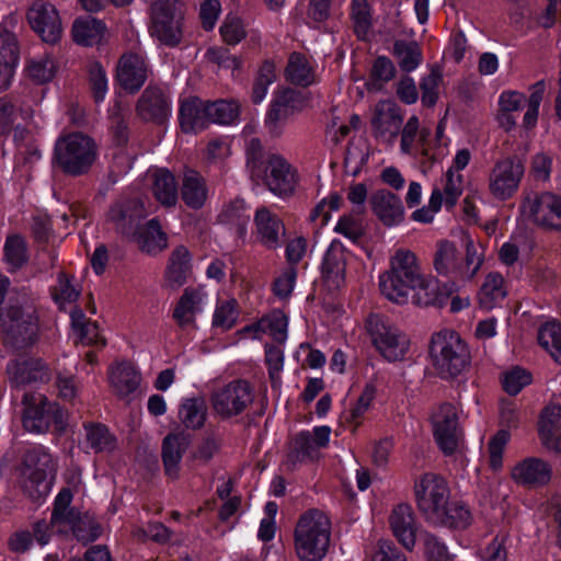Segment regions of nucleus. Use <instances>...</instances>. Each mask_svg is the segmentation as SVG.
Segmentation results:
<instances>
[{
	"instance_id": "20e7f679",
	"label": "nucleus",
	"mask_w": 561,
	"mask_h": 561,
	"mask_svg": "<svg viewBox=\"0 0 561 561\" xmlns=\"http://www.w3.org/2000/svg\"><path fill=\"white\" fill-rule=\"evenodd\" d=\"M15 471L18 484L24 494L38 500L50 491L48 476L56 471V461L48 448L36 445L25 450Z\"/></svg>"
},
{
	"instance_id": "864d4df0",
	"label": "nucleus",
	"mask_w": 561,
	"mask_h": 561,
	"mask_svg": "<svg viewBox=\"0 0 561 561\" xmlns=\"http://www.w3.org/2000/svg\"><path fill=\"white\" fill-rule=\"evenodd\" d=\"M27 77L37 84L49 82L56 75L55 60L49 55L32 58L26 65Z\"/></svg>"
},
{
	"instance_id": "2eb2a0df",
	"label": "nucleus",
	"mask_w": 561,
	"mask_h": 561,
	"mask_svg": "<svg viewBox=\"0 0 561 561\" xmlns=\"http://www.w3.org/2000/svg\"><path fill=\"white\" fill-rule=\"evenodd\" d=\"M523 206L528 207L533 221L545 229L561 231V195L553 192H539L527 195Z\"/></svg>"
},
{
	"instance_id": "dca6fc26",
	"label": "nucleus",
	"mask_w": 561,
	"mask_h": 561,
	"mask_svg": "<svg viewBox=\"0 0 561 561\" xmlns=\"http://www.w3.org/2000/svg\"><path fill=\"white\" fill-rule=\"evenodd\" d=\"M433 436L444 455H453L459 444L460 427L457 410L454 404L445 402L439 405L433 417Z\"/></svg>"
},
{
	"instance_id": "ea45409f",
	"label": "nucleus",
	"mask_w": 561,
	"mask_h": 561,
	"mask_svg": "<svg viewBox=\"0 0 561 561\" xmlns=\"http://www.w3.org/2000/svg\"><path fill=\"white\" fill-rule=\"evenodd\" d=\"M342 247L343 244L339 239H333L320 265L322 278L335 286H339L344 279L345 264L342 260V254L337 252V248Z\"/></svg>"
},
{
	"instance_id": "79ce46f5",
	"label": "nucleus",
	"mask_w": 561,
	"mask_h": 561,
	"mask_svg": "<svg viewBox=\"0 0 561 561\" xmlns=\"http://www.w3.org/2000/svg\"><path fill=\"white\" fill-rule=\"evenodd\" d=\"M350 18L358 41L366 42L373 27V8L368 0H351Z\"/></svg>"
},
{
	"instance_id": "338daca9",
	"label": "nucleus",
	"mask_w": 561,
	"mask_h": 561,
	"mask_svg": "<svg viewBox=\"0 0 561 561\" xmlns=\"http://www.w3.org/2000/svg\"><path fill=\"white\" fill-rule=\"evenodd\" d=\"M275 66L272 62L265 61L260 68L259 75L253 84V103L259 104L265 99L268 87L275 81Z\"/></svg>"
},
{
	"instance_id": "4468645a",
	"label": "nucleus",
	"mask_w": 561,
	"mask_h": 561,
	"mask_svg": "<svg viewBox=\"0 0 561 561\" xmlns=\"http://www.w3.org/2000/svg\"><path fill=\"white\" fill-rule=\"evenodd\" d=\"M253 401V389L245 380H234L211 396L214 411L221 417L242 413Z\"/></svg>"
},
{
	"instance_id": "39448f33",
	"label": "nucleus",
	"mask_w": 561,
	"mask_h": 561,
	"mask_svg": "<svg viewBox=\"0 0 561 561\" xmlns=\"http://www.w3.org/2000/svg\"><path fill=\"white\" fill-rule=\"evenodd\" d=\"M98 157L95 141L82 133H70L57 139L54 159L66 174L78 176L87 173Z\"/></svg>"
},
{
	"instance_id": "a878e982",
	"label": "nucleus",
	"mask_w": 561,
	"mask_h": 561,
	"mask_svg": "<svg viewBox=\"0 0 561 561\" xmlns=\"http://www.w3.org/2000/svg\"><path fill=\"white\" fill-rule=\"evenodd\" d=\"M538 435L547 449L561 454V404L549 403L540 411Z\"/></svg>"
},
{
	"instance_id": "2f4dec72",
	"label": "nucleus",
	"mask_w": 561,
	"mask_h": 561,
	"mask_svg": "<svg viewBox=\"0 0 561 561\" xmlns=\"http://www.w3.org/2000/svg\"><path fill=\"white\" fill-rule=\"evenodd\" d=\"M192 256L184 245H178L170 254L164 279L171 289H179L188 279L192 272Z\"/></svg>"
},
{
	"instance_id": "a18cd8bd",
	"label": "nucleus",
	"mask_w": 561,
	"mask_h": 561,
	"mask_svg": "<svg viewBox=\"0 0 561 561\" xmlns=\"http://www.w3.org/2000/svg\"><path fill=\"white\" fill-rule=\"evenodd\" d=\"M209 124L233 125L239 122L241 104L234 99L207 102Z\"/></svg>"
},
{
	"instance_id": "f257e3e1",
	"label": "nucleus",
	"mask_w": 561,
	"mask_h": 561,
	"mask_svg": "<svg viewBox=\"0 0 561 561\" xmlns=\"http://www.w3.org/2000/svg\"><path fill=\"white\" fill-rule=\"evenodd\" d=\"M381 294L389 300L402 305L411 291L415 304L443 308L456 291L454 283H440L427 278L421 272L416 255L405 249H399L390 259V270L379 276Z\"/></svg>"
},
{
	"instance_id": "6ab92c4d",
	"label": "nucleus",
	"mask_w": 561,
	"mask_h": 561,
	"mask_svg": "<svg viewBox=\"0 0 561 561\" xmlns=\"http://www.w3.org/2000/svg\"><path fill=\"white\" fill-rule=\"evenodd\" d=\"M389 526L397 541L408 551H412L420 528L413 507L408 503L394 505L389 515Z\"/></svg>"
},
{
	"instance_id": "f704fd0d",
	"label": "nucleus",
	"mask_w": 561,
	"mask_h": 561,
	"mask_svg": "<svg viewBox=\"0 0 561 561\" xmlns=\"http://www.w3.org/2000/svg\"><path fill=\"white\" fill-rule=\"evenodd\" d=\"M108 380L114 392L125 398L136 391L140 381V373L129 363H122L111 368Z\"/></svg>"
},
{
	"instance_id": "de8ad7c7",
	"label": "nucleus",
	"mask_w": 561,
	"mask_h": 561,
	"mask_svg": "<svg viewBox=\"0 0 561 561\" xmlns=\"http://www.w3.org/2000/svg\"><path fill=\"white\" fill-rule=\"evenodd\" d=\"M71 324L77 339L87 345H104L105 342L100 335L99 327L95 322L88 321L82 310L75 308L71 313Z\"/></svg>"
},
{
	"instance_id": "a211bd4d",
	"label": "nucleus",
	"mask_w": 561,
	"mask_h": 561,
	"mask_svg": "<svg viewBox=\"0 0 561 561\" xmlns=\"http://www.w3.org/2000/svg\"><path fill=\"white\" fill-rule=\"evenodd\" d=\"M27 20L44 42L55 44L59 41L62 27L59 14L53 4L44 1L34 2L28 9Z\"/></svg>"
},
{
	"instance_id": "1a4fd4ad",
	"label": "nucleus",
	"mask_w": 561,
	"mask_h": 561,
	"mask_svg": "<svg viewBox=\"0 0 561 561\" xmlns=\"http://www.w3.org/2000/svg\"><path fill=\"white\" fill-rule=\"evenodd\" d=\"M525 170V162L517 154L499 159L489 174L488 187L492 197L499 202L512 199L519 190Z\"/></svg>"
},
{
	"instance_id": "3c124183",
	"label": "nucleus",
	"mask_w": 561,
	"mask_h": 561,
	"mask_svg": "<svg viewBox=\"0 0 561 561\" xmlns=\"http://www.w3.org/2000/svg\"><path fill=\"white\" fill-rule=\"evenodd\" d=\"M397 75V69L392 60L385 56H377L369 71V80L366 87L369 91L380 90L385 83L390 82Z\"/></svg>"
},
{
	"instance_id": "b1692460",
	"label": "nucleus",
	"mask_w": 561,
	"mask_h": 561,
	"mask_svg": "<svg viewBox=\"0 0 561 561\" xmlns=\"http://www.w3.org/2000/svg\"><path fill=\"white\" fill-rule=\"evenodd\" d=\"M434 268L438 275L448 278L446 283H454L457 287V279H465L463 262L461 254L455 244L448 240L437 243L434 254Z\"/></svg>"
},
{
	"instance_id": "5701e85b",
	"label": "nucleus",
	"mask_w": 561,
	"mask_h": 561,
	"mask_svg": "<svg viewBox=\"0 0 561 561\" xmlns=\"http://www.w3.org/2000/svg\"><path fill=\"white\" fill-rule=\"evenodd\" d=\"M148 78V64L139 53L124 54L117 64V80L130 92L138 91Z\"/></svg>"
},
{
	"instance_id": "bb28decb",
	"label": "nucleus",
	"mask_w": 561,
	"mask_h": 561,
	"mask_svg": "<svg viewBox=\"0 0 561 561\" xmlns=\"http://www.w3.org/2000/svg\"><path fill=\"white\" fill-rule=\"evenodd\" d=\"M181 129L198 133L209 126L208 104L199 98H188L181 102L179 110Z\"/></svg>"
},
{
	"instance_id": "cd10ccee",
	"label": "nucleus",
	"mask_w": 561,
	"mask_h": 561,
	"mask_svg": "<svg viewBox=\"0 0 561 561\" xmlns=\"http://www.w3.org/2000/svg\"><path fill=\"white\" fill-rule=\"evenodd\" d=\"M552 476L551 466L537 457H528L515 465L513 479L524 485H545Z\"/></svg>"
},
{
	"instance_id": "6e6d98bb",
	"label": "nucleus",
	"mask_w": 561,
	"mask_h": 561,
	"mask_svg": "<svg viewBox=\"0 0 561 561\" xmlns=\"http://www.w3.org/2000/svg\"><path fill=\"white\" fill-rule=\"evenodd\" d=\"M311 104V93L306 90L283 88V121L301 113Z\"/></svg>"
},
{
	"instance_id": "774afa93",
	"label": "nucleus",
	"mask_w": 561,
	"mask_h": 561,
	"mask_svg": "<svg viewBox=\"0 0 561 561\" xmlns=\"http://www.w3.org/2000/svg\"><path fill=\"white\" fill-rule=\"evenodd\" d=\"M219 32L224 42L232 46L239 44L247 36L242 20L234 14L226 15Z\"/></svg>"
},
{
	"instance_id": "9d476101",
	"label": "nucleus",
	"mask_w": 561,
	"mask_h": 561,
	"mask_svg": "<svg viewBox=\"0 0 561 561\" xmlns=\"http://www.w3.org/2000/svg\"><path fill=\"white\" fill-rule=\"evenodd\" d=\"M23 426L31 433L43 434L53 431L61 434L68 426V412L59 403L39 396L34 398L33 403L26 405Z\"/></svg>"
},
{
	"instance_id": "8fccbe9b",
	"label": "nucleus",
	"mask_w": 561,
	"mask_h": 561,
	"mask_svg": "<svg viewBox=\"0 0 561 561\" xmlns=\"http://www.w3.org/2000/svg\"><path fill=\"white\" fill-rule=\"evenodd\" d=\"M506 296L504 278L500 273H489L480 289V304L492 309L496 307Z\"/></svg>"
},
{
	"instance_id": "7c9ffc66",
	"label": "nucleus",
	"mask_w": 561,
	"mask_h": 561,
	"mask_svg": "<svg viewBox=\"0 0 561 561\" xmlns=\"http://www.w3.org/2000/svg\"><path fill=\"white\" fill-rule=\"evenodd\" d=\"M435 525L462 531L473 522L469 506L462 501H448L431 519Z\"/></svg>"
},
{
	"instance_id": "72a5a7b5",
	"label": "nucleus",
	"mask_w": 561,
	"mask_h": 561,
	"mask_svg": "<svg viewBox=\"0 0 561 561\" xmlns=\"http://www.w3.org/2000/svg\"><path fill=\"white\" fill-rule=\"evenodd\" d=\"M181 197L192 209L202 208L208 198L205 179L195 170L187 169L182 176Z\"/></svg>"
},
{
	"instance_id": "ddd939ff",
	"label": "nucleus",
	"mask_w": 561,
	"mask_h": 561,
	"mask_svg": "<svg viewBox=\"0 0 561 561\" xmlns=\"http://www.w3.org/2000/svg\"><path fill=\"white\" fill-rule=\"evenodd\" d=\"M248 167L251 175L261 181L268 190L280 193V158L276 153L263 152L259 139L253 138L247 145Z\"/></svg>"
},
{
	"instance_id": "c9c22d12",
	"label": "nucleus",
	"mask_w": 561,
	"mask_h": 561,
	"mask_svg": "<svg viewBox=\"0 0 561 561\" xmlns=\"http://www.w3.org/2000/svg\"><path fill=\"white\" fill-rule=\"evenodd\" d=\"M283 75L289 83L296 87L308 88L316 82L312 67L306 56L298 51L289 55Z\"/></svg>"
},
{
	"instance_id": "09e8293b",
	"label": "nucleus",
	"mask_w": 561,
	"mask_h": 561,
	"mask_svg": "<svg viewBox=\"0 0 561 561\" xmlns=\"http://www.w3.org/2000/svg\"><path fill=\"white\" fill-rule=\"evenodd\" d=\"M537 339L539 345L561 364V323L556 320L543 323L538 330Z\"/></svg>"
},
{
	"instance_id": "f8f14e48",
	"label": "nucleus",
	"mask_w": 561,
	"mask_h": 561,
	"mask_svg": "<svg viewBox=\"0 0 561 561\" xmlns=\"http://www.w3.org/2000/svg\"><path fill=\"white\" fill-rule=\"evenodd\" d=\"M413 492L417 508L428 520L449 501L450 495L447 481L434 472H425L416 479Z\"/></svg>"
},
{
	"instance_id": "c756f323",
	"label": "nucleus",
	"mask_w": 561,
	"mask_h": 561,
	"mask_svg": "<svg viewBox=\"0 0 561 561\" xmlns=\"http://www.w3.org/2000/svg\"><path fill=\"white\" fill-rule=\"evenodd\" d=\"M308 240L304 236L295 237L285 244V257L288 263L283 267V299L290 296L297 279L296 265L302 261L307 253Z\"/></svg>"
},
{
	"instance_id": "423d86ee",
	"label": "nucleus",
	"mask_w": 561,
	"mask_h": 561,
	"mask_svg": "<svg viewBox=\"0 0 561 561\" xmlns=\"http://www.w3.org/2000/svg\"><path fill=\"white\" fill-rule=\"evenodd\" d=\"M0 327L5 342L22 348L35 342L38 331L37 317L33 305L24 298L22 302L10 298L0 311Z\"/></svg>"
},
{
	"instance_id": "052dcab7",
	"label": "nucleus",
	"mask_w": 561,
	"mask_h": 561,
	"mask_svg": "<svg viewBox=\"0 0 561 561\" xmlns=\"http://www.w3.org/2000/svg\"><path fill=\"white\" fill-rule=\"evenodd\" d=\"M402 119L400 110L394 103H381L376 107L373 125L377 129H383L385 131L389 127L393 126L396 129L393 135H397L402 124Z\"/></svg>"
},
{
	"instance_id": "9b49d317",
	"label": "nucleus",
	"mask_w": 561,
	"mask_h": 561,
	"mask_svg": "<svg viewBox=\"0 0 561 561\" xmlns=\"http://www.w3.org/2000/svg\"><path fill=\"white\" fill-rule=\"evenodd\" d=\"M152 35L168 46H175L182 38V3L180 0H157L151 9Z\"/></svg>"
},
{
	"instance_id": "aec40b11",
	"label": "nucleus",
	"mask_w": 561,
	"mask_h": 561,
	"mask_svg": "<svg viewBox=\"0 0 561 561\" xmlns=\"http://www.w3.org/2000/svg\"><path fill=\"white\" fill-rule=\"evenodd\" d=\"M7 376L13 388H22L34 382H44L49 379L46 365L37 358L19 357L7 366Z\"/></svg>"
},
{
	"instance_id": "58836bf2",
	"label": "nucleus",
	"mask_w": 561,
	"mask_h": 561,
	"mask_svg": "<svg viewBox=\"0 0 561 561\" xmlns=\"http://www.w3.org/2000/svg\"><path fill=\"white\" fill-rule=\"evenodd\" d=\"M254 226L260 243L268 249L278 245V219L266 207H260L255 211Z\"/></svg>"
},
{
	"instance_id": "5fc2aeb1",
	"label": "nucleus",
	"mask_w": 561,
	"mask_h": 561,
	"mask_svg": "<svg viewBox=\"0 0 561 561\" xmlns=\"http://www.w3.org/2000/svg\"><path fill=\"white\" fill-rule=\"evenodd\" d=\"M423 543L425 561H455V554L450 553L445 541L438 536L423 531L420 534Z\"/></svg>"
},
{
	"instance_id": "603ef678",
	"label": "nucleus",
	"mask_w": 561,
	"mask_h": 561,
	"mask_svg": "<svg viewBox=\"0 0 561 561\" xmlns=\"http://www.w3.org/2000/svg\"><path fill=\"white\" fill-rule=\"evenodd\" d=\"M3 251L9 271L21 268L28 260L25 239L19 234L9 236L7 238Z\"/></svg>"
},
{
	"instance_id": "37998d69",
	"label": "nucleus",
	"mask_w": 561,
	"mask_h": 561,
	"mask_svg": "<svg viewBox=\"0 0 561 561\" xmlns=\"http://www.w3.org/2000/svg\"><path fill=\"white\" fill-rule=\"evenodd\" d=\"M392 55L397 59L400 69L405 73L416 70L423 61L422 49L414 41L396 39Z\"/></svg>"
},
{
	"instance_id": "49530a36",
	"label": "nucleus",
	"mask_w": 561,
	"mask_h": 561,
	"mask_svg": "<svg viewBox=\"0 0 561 561\" xmlns=\"http://www.w3.org/2000/svg\"><path fill=\"white\" fill-rule=\"evenodd\" d=\"M376 396V385L374 382H367L355 403L351 407L348 415L346 416L347 423L353 426V432H356L363 425L365 414L371 408Z\"/></svg>"
},
{
	"instance_id": "6e6552de",
	"label": "nucleus",
	"mask_w": 561,
	"mask_h": 561,
	"mask_svg": "<svg viewBox=\"0 0 561 561\" xmlns=\"http://www.w3.org/2000/svg\"><path fill=\"white\" fill-rule=\"evenodd\" d=\"M367 327L374 347L385 360L396 363L405 359L411 340L403 330L379 316H371Z\"/></svg>"
},
{
	"instance_id": "0e129e2a",
	"label": "nucleus",
	"mask_w": 561,
	"mask_h": 561,
	"mask_svg": "<svg viewBox=\"0 0 561 561\" xmlns=\"http://www.w3.org/2000/svg\"><path fill=\"white\" fill-rule=\"evenodd\" d=\"M531 381L533 376L528 370L515 366L503 375L502 388L508 396H517Z\"/></svg>"
},
{
	"instance_id": "f03ea898",
	"label": "nucleus",
	"mask_w": 561,
	"mask_h": 561,
	"mask_svg": "<svg viewBox=\"0 0 561 561\" xmlns=\"http://www.w3.org/2000/svg\"><path fill=\"white\" fill-rule=\"evenodd\" d=\"M294 542L297 557L301 561H322L331 543V524L319 510L305 512L298 519Z\"/></svg>"
},
{
	"instance_id": "e2e57ef3",
	"label": "nucleus",
	"mask_w": 561,
	"mask_h": 561,
	"mask_svg": "<svg viewBox=\"0 0 561 561\" xmlns=\"http://www.w3.org/2000/svg\"><path fill=\"white\" fill-rule=\"evenodd\" d=\"M443 76L439 70L433 69L420 80L421 102L424 107L432 108L439 98V85Z\"/></svg>"
},
{
	"instance_id": "bf43d9fd",
	"label": "nucleus",
	"mask_w": 561,
	"mask_h": 561,
	"mask_svg": "<svg viewBox=\"0 0 561 561\" xmlns=\"http://www.w3.org/2000/svg\"><path fill=\"white\" fill-rule=\"evenodd\" d=\"M238 317L236 299L218 300L213 314V327L227 331L236 324Z\"/></svg>"
},
{
	"instance_id": "13d9d810",
	"label": "nucleus",
	"mask_w": 561,
	"mask_h": 561,
	"mask_svg": "<svg viewBox=\"0 0 561 561\" xmlns=\"http://www.w3.org/2000/svg\"><path fill=\"white\" fill-rule=\"evenodd\" d=\"M87 443L95 453L111 451L116 447V440L108 430L100 424H90L85 427Z\"/></svg>"
},
{
	"instance_id": "0eeeda50",
	"label": "nucleus",
	"mask_w": 561,
	"mask_h": 561,
	"mask_svg": "<svg viewBox=\"0 0 561 561\" xmlns=\"http://www.w3.org/2000/svg\"><path fill=\"white\" fill-rule=\"evenodd\" d=\"M243 337L257 339L265 344V364L274 386L280 381V314L273 311L262 317L257 322L243 328Z\"/></svg>"
},
{
	"instance_id": "4d7b16f0",
	"label": "nucleus",
	"mask_w": 561,
	"mask_h": 561,
	"mask_svg": "<svg viewBox=\"0 0 561 561\" xmlns=\"http://www.w3.org/2000/svg\"><path fill=\"white\" fill-rule=\"evenodd\" d=\"M312 437L309 431L302 430L297 433L289 443L287 460L291 465L304 462L312 457Z\"/></svg>"
},
{
	"instance_id": "e433bc0d",
	"label": "nucleus",
	"mask_w": 561,
	"mask_h": 561,
	"mask_svg": "<svg viewBox=\"0 0 561 561\" xmlns=\"http://www.w3.org/2000/svg\"><path fill=\"white\" fill-rule=\"evenodd\" d=\"M105 32V24L92 16L77 19L72 25L73 41L83 46L100 44L104 38Z\"/></svg>"
},
{
	"instance_id": "4be33fe9",
	"label": "nucleus",
	"mask_w": 561,
	"mask_h": 561,
	"mask_svg": "<svg viewBox=\"0 0 561 561\" xmlns=\"http://www.w3.org/2000/svg\"><path fill=\"white\" fill-rule=\"evenodd\" d=\"M136 112L144 121L162 124L171 115V101L161 89L147 87L137 102Z\"/></svg>"
},
{
	"instance_id": "7ed1b4c3",
	"label": "nucleus",
	"mask_w": 561,
	"mask_h": 561,
	"mask_svg": "<svg viewBox=\"0 0 561 561\" xmlns=\"http://www.w3.org/2000/svg\"><path fill=\"white\" fill-rule=\"evenodd\" d=\"M428 355L438 377L444 380L458 377L470 365L467 345L454 330L445 329L434 333Z\"/></svg>"
},
{
	"instance_id": "69168bd1",
	"label": "nucleus",
	"mask_w": 561,
	"mask_h": 561,
	"mask_svg": "<svg viewBox=\"0 0 561 561\" xmlns=\"http://www.w3.org/2000/svg\"><path fill=\"white\" fill-rule=\"evenodd\" d=\"M89 84L96 103L104 101L108 90V80L102 65L98 61L91 62L88 69Z\"/></svg>"
},
{
	"instance_id": "393cba45",
	"label": "nucleus",
	"mask_w": 561,
	"mask_h": 561,
	"mask_svg": "<svg viewBox=\"0 0 561 561\" xmlns=\"http://www.w3.org/2000/svg\"><path fill=\"white\" fill-rule=\"evenodd\" d=\"M371 211L387 227L400 225L404 219L401 198L391 191L381 188L374 192L369 199Z\"/></svg>"
},
{
	"instance_id": "c03bdc74",
	"label": "nucleus",
	"mask_w": 561,
	"mask_h": 561,
	"mask_svg": "<svg viewBox=\"0 0 561 561\" xmlns=\"http://www.w3.org/2000/svg\"><path fill=\"white\" fill-rule=\"evenodd\" d=\"M152 193L157 201L164 206H174L178 201V183L174 175L160 169L153 173Z\"/></svg>"
},
{
	"instance_id": "c85d7f7f",
	"label": "nucleus",
	"mask_w": 561,
	"mask_h": 561,
	"mask_svg": "<svg viewBox=\"0 0 561 561\" xmlns=\"http://www.w3.org/2000/svg\"><path fill=\"white\" fill-rule=\"evenodd\" d=\"M191 444V437L184 432L168 434L162 442V461L168 477L176 479L183 454Z\"/></svg>"
},
{
	"instance_id": "412c9836",
	"label": "nucleus",
	"mask_w": 561,
	"mask_h": 561,
	"mask_svg": "<svg viewBox=\"0 0 561 561\" xmlns=\"http://www.w3.org/2000/svg\"><path fill=\"white\" fill-rule=\"evenodd\" d=\"M207 300L208 295L202 287L186 288L173 309V320L182 329L194 328L196 317L203 312Z\"/></svg>"
},
{
	"instance_id": "a19ab883",
	"label": "nucleus",
	"mask_w": 561,
	"mask_h": 561,
	"mask_svg": "<svg viewBox=\"0 0 561 561\" xmlns=\"http://www.w3.org/2000/svg\"><path fill=\"white\" fill-rule=\"evenodd\" d=\"M140 249L149 254H156L167 248V236L161 230L159 221L153 218L146 225H139L135 236Z\"/></svg>"
},
{
	"instance_id": "4c0bfd02",
	"label": "nucleus",
	"mask_w": 561,
	"mask_h": 561,
	"mask_svg": "<svg viewBox=\"0 0 561 561\" xmlns=\"http://www.w3.org/2000/svg\"><path fill=\"white\" fill-rule=\"evenodd\" d=\"M178 417L185 428L199 430L204 426L207 417L206 401L202 397L182 399Z\"/></svg>"
},
{
	"instance_id": "f3484780",
	"label": "nucleus",
	"mask_w": 561,
	"mask_h": 561,
	"mask_svg": "<svg viewBox=\"0 0 561 561\" xmlns=\"http://www.w3.org/2000/svg\"><path fill=\"white\" fill-rule=\"evenodd\" d=\"M147 216L144 202L139 197L122 198L108 211V220L125 236H135L141 220Z\"/></svg>"
},
{
	"instance_id": "680f3d73",
	"label": "nucleus",
	"mask_w": 561,
	"mask_h": 561,
	"mask_svg": "<svg viewBox=\"0 0 561 561\" xmlns=\"http://www.w3.org/2000/svg\"><path fill=\"white\" fill-rule=\"evenodd\" d=\"M342 202L343 199L339 192H331L328 197L322 198L311 209L309 214L310 221L317 222L320 220L322 227L327 226L332 218L331 213L337 211L342 206Z\"/></svg>"
},
{
	"instance_id": "473e14b6",
	"label": "nucleus",
	"mask_w": 561,
	"mask_h": 561,
	"mask_svg": "<svg viewBox=\"0 0 561 561\" xmlns=\"http://www.w3.org/2000/svg\"><path fill=\"white\" fill-rule=\"evenodd\" d=\"M18 60L19 48L15 35L8 31H0V90L11 84Z\"/></svg>"
}]
</instances>
